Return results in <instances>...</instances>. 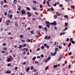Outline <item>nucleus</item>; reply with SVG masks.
<instances>
[{
	"instance_id": "nucleus-1",
	"label": "nucleus",
	"mask_w": 75,
	"mask_h": 75,
	"mask_svg": "<svg viewBox=\"0 0 75 75\" xmlns=\"http://www.w3.org/2000/svg\"><path fill=\"white\" fill-rule=\"evenodd\" d=\"M45 23L46 25V26L47 28H50V23L48 21H46L45 22Z\"/></svg>"
},
{
	"instance_id": "nucleus-2",
	"label": "nucleus",
	"mask_w": 75,
	"mask_h": 75,
	"mask_svg": "<svg viewBox=\"0 0 75 75\" xmlns=\"http://www.w3.org/2000/svg\"><path fill=\"white\" fill-rule=\"evenodd\" d=\"M51 25H54L55 26L57 25V22L56 21H54L53 23H50Z\"/></svg>"
},
{
	"instance_id": "nucleus-3",
	"label": "nucleus",
	"mask_w": 75,
	"mask_h": 75,
	"mask_svg": "<svg viewBox=\"0 0 75 75\" xmlns=\"http://www.w3.org/2000/svg\"><path fill=\"white\" fill-rule=\"evenodd\" d=\"M27 14L28 15V17H30L31 16V13L30 12H27Z\"/></svg>"
},
{
	"instance_id": "nucleus-4",
	"label": "nucleus",
	"mask_w": 75,
	"mask_h": 75,
	"mask_svg": "<svg viewBox=\"0 0 75 75\" xmlns=\"http://www.w3.org/2000/svg\"><path fill=\"white\" fill-rule=\"evenodd\" d=\"M21 13L22 15H23V14H25V13H26L25 11L24 10H22L21 11Z\"/></svg>"
},
{
	"instance_id": "nucleus-5",
	"label": "nucleus",
	"mask_w": 75,
	"mask_h": 75,
	"mask_svg": "<svg viewBox=\"0 0 75 75\" xmlns=\"http://www.w3.org/2000/svg\"><path fill=\"white\" fill-rule=\"evenodd\" d=\"M6 74H11V71L9 70L5 72Z\"/></svg>"
},
{
	"instance_id": "nucleus-6",
	"label": "nucleus",
	"mask_w": 75,
	"mask_h": 75,
	"mask_svg": "<svg viewBox=\"0 0 75 75\" xmlns=\"http://www.w3.org/2000/svg\"><path fill=\"white\" fill-rule=\"evenodd\" d=\"M29 70H30V67H28L27 69H25V71H26L27 72H28V71H29Z\"/></svg>"
},
{
	"instance_id": "nucleus-7",
	"label": "nucleus",
	"mask_w": 75,
	"mask_h": 75,
	"mask_svg": "<svg viewBox=\"0 0 75 75\" xmlns=\"http://www.w3.org/2000/svg\"><path fill=\"white\" fill-rule=\"evenodd\" d=\"M6 61L8 62H10V61H11V59L9 57H8L7 58Z\"/></svg>"
},
{
	"instance_id": "nucleus-8",
	"label": "nucleus",
	"mask_w": 75,
	"mask_h": 75,
	"mask_svg": "<svg viewBox=\"0 0 75 75\" xmlns=\"http://www.w3.org/2000/svg\"><path fill=\"white\" fill-rule=\"evenodd\" d=\"M13 3L15 4H16L17 3V1L16 0H14Z\"/></svg>"
},
{
	"instance_id": "nucleus-9",
	"label": "nucleus",
	"mask_w": 75,
	"mask_h": 75,
	"mask_svg": "<svg viewBox=\"0 0 75 75\" xmlns=\"http://www.w3.org/2000/svg\"><path fill=\"white\" fill-rule=\"evenodd\" d=\"M4 8H6L7 7H8V4H6L4 5Z\"/></svg>"
},
{
	"instance_id": "nucleus-10",
	"label": "nucleus",
	"mask_w": 75,
	"mask_h": 75,
	"mask_svg": "<svg viewBox=\"0 0 75 75\" xmlns=\"http://www.w3.org/2000/svg\"><path fill=\"white\" fill-rule=\"evenodd\" d=\"M0 4L1 5V6H3V1H1L0 2Z\"/></svg>"
},
{
	"instance_id": "nucleus-11",
	"label": "nucleus",
	"mask_w": 75,
	"mask_h": 75,
	"mask_svg": "<svg viewBox=\"0 0 75 75\" xmlns=\"http://www.w3.org/2000/svg\"><path fill=\"white\" fill-rule=\"evenodd\" d=\"M32 8L34 10H37V8L35 7L34 6H33Z\"/></svg>"
},
{
	"instance_id": "nucleus-12",
	"label": "nucleus",
	"mask_w": 75,
	"mask_h": 75,
	"mask_svg": "<svg viewBox=\"0 0 75 75\" xmlns=\"http://www.w3.org/2000/svg\"><path fill=\"white\" fill-rule=\"evenodd\" d=\"M31 70H33L34 69V67L33 66H31L30 67Z\"/></svg>"
},
{
	"instance_id": "nucleus-13",
	"label": "nucleus",
	"mask_w": 75,
	"mask_h": 75,
	"mask_svg": "<svg viewBox=\"0 0 75 75\" xmlns=\"http://www.w3.org/2000/svg\"><path fill=\"white\" fill-rule=\"evenodd\" d=\"M15 25L16 27H17V26H18V23L16 22L15 23Z\"/></svg>"
},
{
	"instance_id": "nucleus-14",
	"label": "nucleus",
	"mask_w": 75,
	"mask_h": 75,
	"mask_svg": "<svg viewBox=\"0 0 75 75\" xmlns=\"http://www.w3.org/2000/svg\"><path fill=\"white\" fill-rule=\"evenodd\" d=\"M6 22L8 23H11V21L9 19H8L6 21Z\"/></svg>"
},
{
	"instance_id": "nucleus-15",
	"label": "nucleus",
	"mask_w": 75,
	"mask_h": 75,
	"mask_svg": "<svg viewBox=\"0 0 75 75\" xmlns=\"http://www.w3.org/2000/svg\"><path fill=\"white\" fill-rule=\"evenodd\" d=\"M58 48L57 47H56L55 49V51L56 52H57V51H58Z\"/></svg>"
},
{
	"instance_id": "nucleus-16",
	"label": "nucleus",
	"mask_w": 75,
	"mask_h": 75,
	"mask_svg": "<svg viewBox=\"0 0 75 75\" xmlns=\"http://www.w3.org/2000/svg\"><path fill=\"white\" fill-rule=\"evenodd\" d=\"M35 14H36V15H37L38 16V15H39V13H38V12L37 11L35 12Z\"/></svg>"
},
{
	"instance_id": "nucleus-17",
	"label": "nucleus",
	"mask_w": 75,
	"mask_h": 75,
	"mask_svg": "<svg viewBox=\"0 0 75 75\" xmlns=\"http://www.w3.org/2000/svg\"><path fill=\"white\" fill-rule=\"evenodd\" d=\"M9 18H13V15H10L9 16Z\"/></svg>"
},
{
	"instance_id": "nucleus-18",
	"label": "nucleus",
	"mask_w": 75,
	"mask_h": 75,
	"mask_svg": "<svg viewBox=\"0 0 75 75\" xmlns=\"http://www.w3.org/2000/svg\"><path fill=\"white\" fill-rule=\"evenodd\" d=\"M18 48L19 49H21V48H22V45H20L19 47Z\"/></svg>"
},
{
	"instance_id": "nucleus-19",
	"label": "nucleus",
	"mask_w": 75,
	"mask_h": 75,
	"mask_svg": "<svg viewBox=\"0 0 75 75\" xmlns=\"http://www.w3.org/2000/svg\"><path fill=\"white\" fill-rule=\"evenodd\" d=\"M51 57H49L47 58V60H48V61H50V60L51 59Z\"/></svg>"
},
{
	"instance_id": "nucleus-20",
	"label": "nucleus",
	"mask_w": 75,
	"mask_h": 75,
	"mask_svg": "<svg viewBox=\"0 0 75 75\" xmlns=\"http://www.w3.org/2000/svg\"><path fill=\"white\" fill-rule=\"evenodd\" d=\"M57 67H58V65H54L53 67L55 68H57Z\"/></svg>"
},
{
	"instance_id": "nucleus-21",
	"label": "nucleus",
	"mask_w": 75,
	"mask_h": 75,
	"mask_svg": "<svg viewBox=\"0 0 75 75\" xmlns=\"http://www.w3.org/2000/svg\"><path fill=\"white\" fill-rule=\"evenodd\" d=\"M35 64H39V62H38V61H35Z\"/></svg>"
},
{
	"instance_id": "nucleus-22",
	"label": "nucleus",
	"mask_w": 75,
	"mask_h": 75,
	"mask_svg": "<svg viewBox=\"0 0 75 75\" xmlns=\"http://www.w3.org/2000/svg\"><path fill=\"white\" fill-rule=\"evenodd\" d=\"M26 9L27 10H31V9H30V8L28 7L26 8Z\"/></svg>"
},
{
	"instance_id": "nucleus-23",
	"label": "nucleus",
	"mask_w": 75,
	"mask_h": 75,
	"mask_svg": "<svg viewBox=\"0 0 75 75\" xmlns=\"http://www.w3.org/2000/svg\"><path fill=\"white\" fill-rule=\"evenodd\" d=\"M71 45V43L70 42L68 44V47H69Z\"/></svg>"
},
{
	"instance_id": "nucleus-24",
	"label": "nucleus",
	"mask_w": 75,
	"mask_h": 75,
	"mask_svg": "<svg viewBox=\"0 0 75 75\" xmlns=\"http://www.w3.org/2000/svg\"><path fill=\"white\" fill-rule=\"evenodd\" d=\"M33 71L34 72H35L37 71V70H36V69H33Z\"/></svg>"
},
{
	"instance_id": "nucleus-25",
	"label": "nucleus",
	"mask_w": 75,
	"mask_h": 75,
	"mask_svg": "<svg viewBox=\"0 0 75 75\" xmlns=\"http://www.w3.org/2000/svg\"><path fill=\"white\" fill-rule=\"evenodd\" d=\"M54 18H55V19H56L57 18V16L56 15H54Z\"/></svg>"
},
{
	"instance_id": "nucleus-26",
	"label": "nucleus",
	"mask_w": 75,
	"mask_h": 75,
	"mask_svg": "<svg viewBox=\"0 0 75 75\" xmlns=\"http://www.w3.org/2000/svg\"><path fill=\"white\" fill-rule=\"evenodd\" d=\"M57 54V52H55L53 55V56H54V55H55V54Z\"/></svg>"
},
{
	"instance_id": "nucleus-27",
	"label": "nucleus",
	"mask_w": 75,
	"mask_h": 75,
	"mask_svg": "<svg viewBox=\"0 0 75 75\" xmlns=\"http://www.w3.org/2000/svg\"><path fill=\"white\" fill-rule=\"evenodd\" d=\"M68 25V23H65V27H66V26Z\"/></svg>"
},
{
	"instance_id": "nucleus-28",
	"label": "nucleus",
	"mask_w": 75,
	"mask_h": 75,
	"mask_svg": "<svg viewBox=\"0 0 75 75\" xmlns=\"http://www.w3.org/2000/svg\"><path fill=\"white\" fill-rule=\"evenodd\" d=\"M45 40H47V39L48 38V36L46 35L45 36Z\"/></svg>"
},
{
	"instance_id": "nucleus-29",
	"label": "nucleus",
	"mask_w": 75,
	"mask_h": 75,
	"mask_svg": "<svg viewBox=\"0 0 75 75\" xmlns=\"http://www.w3.org/2000/svg\"><path fill=\"white\" fill-rule=\"evenodd\" d=\"M20 37L21 38H23V35H20Z\"/></svg>"
},
{
	"instance_id": "nucleus-30",
	"label": "nucleus",
	"mask_w": 75,
	"mask_h": 75,
	"mask_svg": "<svg viewBox=\"0 0 75 75\" xmlns=\"http://www.w3.org/2000/svg\"><path fill=\"white\" fill-rule=\"evenodd\" d=\"M38 75V72H36L34 75Z\"/></svg>"
},
{
	"instance_id": "nucleus-31",
	"label": "nucleus",
	"mask_w": 75,
	"mask_h": 75,
	"mask_svg": "<svg viewBox=\"0 0 75 75\" xmlns=\"http://www.w3.org/2000/svg\"><path fill=\"white\" fill-rule=\"evenodd\" d=\"M35 59H36V57H33V60L34 61H35Z\"/></svg>"
},
{
	"instance_id": "nucleus-32",
	"label": "nucleus",
	"mask_w": 75,
	"mask_h": 75,
	"mask_svg": "<svg viewBox=\"0 0 75 75\" xmlns=\"http://www.w3.org/2000/svg\"><path fill=\"white\" fill-rule=\"evenodd\" d=\"M30 33L31 34H33L34 33V31L32 30L30 31Z\"/></svg>"
},
{
	"instance_id": "nucleus-33",
	"label": "nucleus",
	"mask_w": 75,
	"mask_h": 75,
	"mask_svg": "<svg viewBox=\"0 0 75 75\" xmlns=\"http://www.w3.org/2000/svg\"><path fill=\"white\" fill-rule=\"evenodd\" d=\"M46 48H47V49H49V48H50V46L48 45H47L46 46Z\"/></svg>"
},
{
	"instance_id": "nucleus-34",
	"label": "nucleus",
	"mask_w": 75,
	"mask_h": 75,
	"mask_svg": "<svg viewBox=\"0 0 75 75\" xmlns=\"http://www.w3.org/2000/svg\"><path fill=\"white\" fill-rule=\"evenodd\" d=\"M38 27L40 29H41L42 28V26L40 25Z\"/></svg>"
},
{
	"instance_id": "nucleus-35",
	"label": "nucleus",
	"mask_w": 75,
	"mask_h": 75,
	"mask_svg": "<svg viewBox=\"0 0 75 75\" xmlns=\"http://www.w3.org/2000/svg\"><path fill=\"white\" fill-rule=\"evenodd\" d=\"M27 46L26 44H24L23 46V47H26Z\"/></svg>"
},
{
	"instance_id": "nucleus-36",
	"label": "nucleus",
	"mask_w": 75,
	"mask_h": 75,
	"mask_svg": "<svg viewBox=\"0 0 75 75\" xmlns=\"http://www.w3.org/2000/svg\"><path fill=\"white\" fill-rule=\"evenodd\" d=\"M6 56H7V55H8V51H6Z\"/></svg>"
},
{
	"instance_id": "nucleus-37",
	"label": "nucleus",
	"mask_w": 75,
	"mask_h": 75,
	"mask_svg": "<svg viewBox=\"0 0 75 75\" xmlns=\"http://www.w3.org/2000/svg\"><path fill=\"white\" fill-rule=\"evenodd\" d=\"M1 52L2 54H4L5 53H6V52L4 50H2Z\"/></svg>"
},
{
	"instance_id": "nucleus-38",
	"label": "nucleus",
	"mask_w": 75,
	"mask_h": 75,
	"mask_svg": "<svg viewBox=\"0 0 75 75\" xmlns=\"http://www.w3.org/2000/svg\"><path fill=\"white\" fill-rule=\"evenodd\" d=\"M7 12H5L4 13V15L6 16H7Z\"/></svg>"
},
{
	"instance_id": "nucleus-39",
	"label": "nucleus",
	"mask_w": 75,
	"mask_h": 75,
	"mask_svg": "<svg viewBox=\"0 0 75 75\" xmlns=\"http://www.w3.org/2000/svg\"><path fill=\"white\" fill-rule=\"evenodd\" d=\"M3 46H6V43H4L3 44Z\"/></svg>"
},
{
	"instance_id": "nucleus-40",
	"label": "nucleus",
	"mask_w": 75,
	"mask_h": 75,
	"mask_svg": "<svg viewBox=\"0 0 75 75\" xmlns=\"http://www.w3.org/2000/svg\"><path fill=\"white\" fill-rule=\"evenodd\" d=\"M41 48L43 50V49H44V46H42L41 47Z\"/></svg>"
},
{
	"instance_id": "nucleus-41",
	"label": "nucleus",
	"mask_w": 75,
	"mask_h": 75,
	"mask_svg": "<svg viewBox=\"0 0 75 75\" xmlns=\"http://www.w3.org/2000/svg\"><path fill=\"white\" fill-rule=\"evenodd\" d=\"M44 29L45 31H47V28L46 27H45Z\"/></svg>"
},
{
	"instance_id": "nucleus-42",
	"label": "nucleus",
	"mask_w": 75,
	"mask_h": 75,
	"mask_svg": "<svg viewBox=\"0 0 75 75\" xmlns=\"http://www.w3.org/2000/svg\"><path fill=\"white\" fill-rule=\"evenodd\" d=\"M51 10L52 11H54V8H53L52 7H51L50 8Z\"/></svg>"
},
{
	"instance_id": "nucleus-43",
	"label": "nucleus",
	"mask_w": 75,
	"mask_h": 75,
	"mask_svg": "<svg viewBox=\"0 0 75 75\" xmlns=\"http://www.w3.org/2000/svg\"><path fill=\"white\" fill-rule=\"evenodd\" d=\"M51 38V36H49L48 37H47V40H50Z\"/></svg>"
},
{
	"instance_id": "nucleus-44",
	"label": "nucleus",
	"mask_w": 75,
	"mask_h": 75,
	"mask_svg": "<svg viewBox=\"0 0 75 75\" xmlns=\"http://www.w3.org/2000/svg\"><path fill=\"white\" fill-rule=\"evenodd\" d=\"M3 50H4V51H6V50H7V48H3Z\"/></svg>"
},
{
	"instance_id": "nucleus-45",
	"label": "nucleus",
	"mask_w": 75,
	"mask_h": 75,
	"mask_svg": "<svg viewBox=\"0 0 75 75\" xmlns=\"http://www.w3.org/2000/svg\"><path fill=\"white\" fill-rule=\"evenodd\" d=\"M72 52H69V53H68V54L69 55H71V54H72Z\"/></svg>"
},
{
	"instance_id": "nucleus-46",
	"label": "nucleus",
	"mask_w": 75,
	"mask_h": 75,
	"mask_svg": "<svg viewBox=\"0 0 75 75\" xmlns=\"http://www.w3.org/2000/svg\"><path fill=\"white\" fill-rule=\"evenodd\" d=\"M37 58H38V59L41 58V57H40V56H38L37 57Z\"/></svg>"
},
{
	"instance_id": "nucleus-47",
	"label": "nucleus",
	"mask_w": 75,
	"mask_h": 75,
	"mask_svg": "<svg viewBox=\"0 0 75 75\" xmlns=\"http://www.w3.org/2000/svg\"><path fill=\"white\" fill-rule=\"evenodd\" d=\"M37 34H40V31H37Z\"/></svg>"
},
{
	"instance_id": "nucleus-48",
	"label": "nucleus",
	"mask_w": 75,
	"mask_h": 75,
	"mask_svg": "<svg viewBox=\"0 0 75 75\" xmlns=\"http://www.w3.org/2000/svg\"><path fill=\"white\" fill-rule=\"evenodd\" d=\"M10 14L9 13H8L7 14V17L9 18L10 17Z\"/></svg>"
},
{
	"instance_id": "nucleus-49",
	"label": "nucleus",
	"mask_w": 75,
	"mask_h": 75,
	"mask_svg": "<svg viewBox=\"0 0 75 75\" xmlns=\"http://www.w3.org/2000/svg\"><path fill=\"white\" fill-rule=\"evenodd\" d=\"M64 17H65V18H68V15H64Z\"/></svg>"
},
{
	"instance_id": "nucleus-50",
	"label": "nucleus",
	"mask_w": 75,
	"mask_h": 75,
	"mask_svg": "<svg viewBox=\"0 0 75 75\" xmlns=\"http://www.w3.org/2000/svg\"><path fill=\"white\" fill-rule=\"evenodd\" d=\"M71 42H72V43H73V44H75V41H71Z\"/></svg>"
},
{
	"instance_id": "nucleus-51",
	"label": "nucleus",
	"mask_w": 75,
	"mask_h": 75,
	"mask_svg": "<svg viewBox=\"0 0 75 75\" xmlns=\"http://www.w3.org/2000/svg\"><path fill=\"white\" fill-rule=\"evenodd\" d=\"M70 41H72L73 40V39L72 38H71L70 39Z\"/></svg>"
},
{
	"instance_id": "nucleus-52",
	"label": "nucleus",
	"mask_w": 75,
	"mask_h": 75,
	"mask_svg": "<svg viewBox=\"0 0 75 75\" xmlns=\"http://www.w3.org/2000/svg\"><path fill=\"white\" fill-rule=\"evenodd\" d=\"M68 28H66L64 30V31H66Z\"/></svg>"
},
{
	"instance_id": "nucleus-53",
	"label": "nucleus",
	"mask_w": 75,
	"mask_h": 75,
	"mask_svg": "<svg viewBox=\"0 0 75 75\" xmlns=\"http://www.w3.org/2000/svg\"><path fill=\"white\" fill-rule=\"evenodd\" d=\"M10 65H11V64H10V63H8L7 65L8 67H10Z\"/></svg>"
},
{
	"instance_id": "nucleus-54",
	"label": "nucleus",
	"mask_w": 75,
	"mask_h": 75,
	"mask_svg": "<svg viewBox=\"0 0 75 75\" xmlns=\"http://www.w3.org/2000/svg\"><path fill=\"white\" fill-rule=\"evenodd\" d=\"M48 68V66H47L45 68V70H47Z\"/></svg>"
},
{
	"instance_id": "nucleus-55",
	"label": "nucleus",
	"mask_w": 75,
	"mask_h": 75,
	"mask_svg": "<svg viewBox=\"0 0 75 75\" xmlns=\"http://www.w3.org/2000/svg\"><path fill=\"white\" fill-rule=\"evenodd\" d=\"M18 69V67H16L15 68V70H17Z\"/></svg>"
},
{
	"instance_id": "nucleus-56",
	"label": "nucleus",
	"mask_w": 75,
	"mask_h": 75,
	"mask_svg": "<svg viewBox=\"0 0 75 75\" xmlns=\"http://www.w3.org/2000/svg\"><path fill=\"white\" fill-rule=\"evenodd\" d=\"M6 25H9V23H8L6 22Z\"/></svg>"
},
{
	"instance_id": "nucleus-57",
	"label": "nucleus",
	"mask_w": 75,
	"mask_h": 75,
	"mask_svg": "<svg viewBox=\"0 0 75 75\" xmlns=\"http://www.w3.org/2000/svg\"><path fill=\"white\" fill-rule=\"evenodd\" d=\"M41 57H42V58H43V57H44V55L43 54H41V55H40Z\"/></svg>"
},
{
	"instance_id": "nucleus-58",
	"label": "nucleus",
	"mask_w": 75,
	"mask_h": 75,
	"mask_svg": "<svg viewBox=\"0 0 75 75\" xmlns=\"http://www.w3.org/2000/svg\"><path fill=\"white\" fill-rule=\"evenodd\" d=\"M23 65H25V64H26V62H24L23 64Z\"/></svg>"
},
{
	"instance_id": "nucleus-59",
	"label": "nucleus",
	"mask_w": 75,
	"mask_h": 75,
	"mask_svg": "<svg viewBox=\"0 0 75 75\" xmlns=\"http://www.w3.org/2000/svg\"><path fill=\"white\" fill-rule=\"evenodd\" d=\"M45 62H48V59H46L45 60Z\"/></svg>"
},
{
	"instance_id": "nucleus-60",
	"label": "nucleus",
	"mask_w": 75,
	"mask_h": 75,
	"mask_svg": "<svg viewBox=\"0 0 75 75\" xmlns=\"http://www.w3.org/2000/svg\"><path fill=\"white\" fill-rule=\"evenodd\" d=\"M33 3H35V4H37V2L35 1H33Z\"/></svg>"
},
{
	"instance_id": "nucleus-61",
	"label": "nucleus",
	"mask_w": 75,
	"mask_h": 75,
	"mask_svg": "<svg viewBox=\"0 0 75 75\" xmlns=\"http://www.w3.org/2000/svg\"><path fill=\"white\" fill-rule=\"evenodd\" d=\"M62 48V47L61 46H59V49Z\"/></svg>"
},
{
	"instance_id": "nucleus-62",
	"label": "nucleus",
	"mask_w": 75,
	"mask_h": 75,
	"mask_svg": "<svg viewBox=\"0 0 75 75\" xmlns=\"http://www.w3.org/2000/svg\"><path fill=\"white\" fill-rule=\"evenodd\" d=\"M53 6H54L55 7L57 6V4L55 3L54 4H53Z\"/></svg>"
},
{
	"instance_id": "nucleus-63",
	"label": "nucleus",
	"mask_w": 75,
	"mask_h": 75,
	"mask_svg": "<svg viewBox=\"0 0 75 75\" xmlns=\"http://www.w3.org/2000/svg\"><path fill=\"white\" fill-rule=\"evenodd\" d=\"M47 45L46 43H45L44 44V46H45V47H46Z\"/></svg>"
},
{
	"instance_id": "nucleus-64",
	"label": "nucleus",
	"mask_w": 75,
	"mask_h": 75,
	"mask_svg": "<svg viewBox=\"0 0 75 75\" xmlns=\"http://www.w3.org/2000/svg\"><path fill=\"white\" fill-rule=\"evenodd\" d=\"M22 42H25V40H22L21 41Z\"/></svg>"
}]
</instances>
